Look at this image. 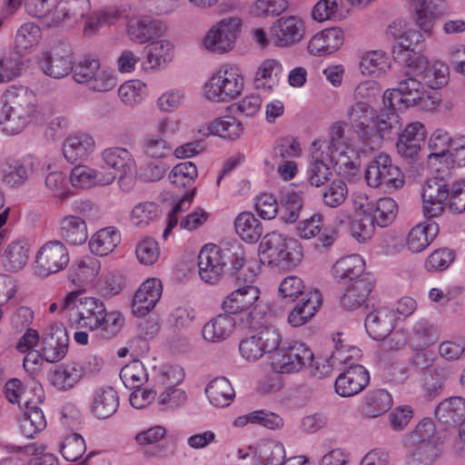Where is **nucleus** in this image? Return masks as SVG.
I'll return each instance as SVG.
<instances>
[{
    "instance_id": "nucleus-1",
    "label": "nucleus",
    "mask_w": 465,
    "mask_h": 465,
    "mask_svg": "<svg viewBox=\"0 0 465 465\" xmlns=\"http://www.w3.org/2000/svg\"><path fill=\"white\" fill-rule=\"evenodd\" d=\"M74 309L69 314V324L76 329L98 331L100 337L109 340L114 337L124 323L123 315L116 311L107 312L103 301L95 297L83 296L74 292Z\"/></svg>"
},
{
    "instance_id": "nucleus-2",
    "label": "nucleus",
    "mask_w": 465,
    "mask_h": 465,
    "mask_svg": "<svg viewBox=\"0 0 465 465\" xmlns=\"http://www.w3.org/2000/svg\"><path fill=\"white\" fill-rule=\"evenodd\" d=\"M328 150V155H324V153L320 150L312 153L308 176L311 184L317 187L329 181L331 175V168L327 163L328 158L340 172L354 171L360 163L357 151L345 142L344 129L340 124H334L331 128Z\"/></svg>"
},
{
    "instance_id": "nucleus-3",
    "label": "nucleus",
    "mask_w": 465,
    "mask_h": 465,
    "mask_svg": "<svg viewBox=\"0 0 465 465\" xmlns=\"http://www.w3.org/2000/svg\"><path fill=\"white\" fill-rule=\"evenodd\" d=\"M244 262V251L237 242L205 244L198 255L199 275L206 283L216 284L226 272L231 270V273H237Z\"/></svg>"
},
{
    "instance_id": "nucleus-4",
    "label": "nucleus",
    "mask_w": 465,
    "mask_h": 465,
    "mask_svg": "<svg viewBox=\"0 0 465 465\" xmlns=\"http://www.w3.org/2000/svg\"><path fill=\"white\" fill-rule=\"evenodd\" d=\"M1 104L5 120L4 130L11 134L20 133L41 116L36 94L23 86L8 88L1 98Z\"/></svg>"
},
{
    "instance_id": "nucleus-5",
    "label": "nucleus",
    "mask_w": 465,
    "mask_h": 465,
    "mask_svg": "<svg viewBox=\"0 0 465 465\" xmlns=\"http://www.w3.org/2000/svg\"><path fill=\"white\" fill-rule=\"evenodd\" d=\"M261 261L270 266L290 270L302 258L297 240L277 232L267 233L260 243Z\"/></svg>"
},
{
    "instance_id": "nucleus-6",
    "label": "nucleus",
    "mask_w": 465,
    "mask_h": 465,
    "mask_svg": "<svg viewBox=\"0 0 465 465\" xmlns=\"http://www.w3.org/2000/svg\"><path fill=\"white\" fill-rule=\"evenodd\" d=\"M272 367L282 373L298 372L310 367L311 373L318 378H322L330 371L331 366L323 363L320 367L319 361H314V354L304 343L294 342L286 348L278 350L272 358Z\"/></svg>"
},
{
    "instance_id": "nucleus-7",
    "label": "nucleus",
    "mask_w": 465,
    "mask_h": 465,
    "mask_svg": "<svg viewBox=\"0 0 465 465\" xmlns=\"http://www.w3.org/2000/svg\"><path fill=\"white\" fill-rule=\"evenodd\" d=\"M244 85L240 68L234 64H223L205 83L204 95L212 102L228 103L238 97Z\"/></svg>"
},
{
    "instance_id": "nucleus-8",
    "label": "nucleus",
    "mask_w": 465,
    "mask_h": 465,
    "mask_svg": "<svg viewBox=\"0 0 465 465\" xmlns=\"http://www.w3.org/2000/svg\"><path fill=\"white\" fill-rule=\"evenodd\" d=\"M364 176L367 184L372 188L384 187L386 191H392L404 184L401 170L385 153H380L369 163Z\"/></svg>"
},
{
    "instance_id": "nucleus-9",
    "label": "nucleus",
    "mask_w": 465,
    "mask_h": 465,
    "mask_svg": "<svg viewBox=\"0 0 465 465\" xmlns=\"http://www.w3.org/2000/svg\"><path fill=\"white\" fill-rule=\"evenodd\" d=\"M255 274L248 270L236 275V289L223 302L225 312L232 314L251 309L260 298V290L253 284Z\"/></svg>"
},
{
    "instance_id": "nucleus-10",
    "label": "nucleus",
    "mask_w": 465,
    "mask_h": 465,
    "mask_svg": "<svg viewBox=\"0 0 465 465\" xmlns=\"http://www.w3.org/2000/svg\"><path fill=\"white\" fill-rule=\"evenodd\" d=\"M242 21L238 17H226L215 23L203 39V46L215 54L231 51L240 35Z\"/></svg>"
},
{
    "instance_id": "nucleus-11",
    "label": "nucleus",
    "mask_w": 465,
    "mask_h": 465,
    "mask_svg": "<svg viewBox=\"0 0 465 465\" xmlns=\"http://www.w3.org/2000/svg\"><path fill=\"white\" fill-rule=\"evenodd\" d=\"M408 68L402 79L398 81V87L386 90L383 94V105L392 107L403 105L411 107L420 104L425 100V92L421 81Z\"/></svg>"
},
{
    "instance_id": "nucleus-12",
    "label": "nucleus",
    "mask_w": 465,
    "mask_h": 465,
    "mask_svg": "<svg viewBox=\"0 0 465 465\" xmlns=\"http://www.w3.org/2000/svg\"><path fill=\"white\" fill-rule=\"evenodd\" d=\"M70 262L68 249L62 241L53 240L42 245L35 254V271L47 277L65 269Z\"/></svg>"
},
{
    "instance_id": "nucleus-13",
    "label": "nucleus",
    "mask_w": 465,
    "mask_h": 465,
    "mask_svg": "<svg viewBox=\"0 0 465 465\" xmlns=\"http://www.w3.org/2000/svg\"><path fill=\"white\" fill-rule=\"evenodd\" d=\"M42 72L52 78L60 79L73 70L72 51L66 42H60L42 51L37 56Z\"/></svg>"
},
{
    "instance_id": "nucleus-14",
    "label": "nucleus",
    "mask_w": 465,
    "mask_h": 465,
    "mask_svg": "<svg viewBox=\"0 0 465 465\" xmlns=\"http://www.w3.org/2000/svg\"><path fill=\"white\" fill-rule=\"evenodd\" d=\"M372 118L373 109L366 101L354 102L346 112V120L368 150H375L380 146V136L376 135L374 128L368 124Z\"/></svg>"
},
{
    "instance_id": "nucleus-15",
    "label": "nucleus",
    "mask_w": 465,
    "mask_h": 465,
    "mask_svg": "<svg viewBox=\"0 0 465 465\" xmlns=\"http://www.w3.org/2000/svg\"><path fill=\"white\" fill-rule=\"evenodd\" d=\"M450 189L447 180L439 174L426 181L421 193L425 217L434 218L442 213Z\"/></svg>"
},
{
    "instance_id": "nucleus-16",
    "label": "nucleus",
    "mask_w": 465,
    "mask_h": 465,
    "mask_svg": "<svg viewBox=\"0 0 465 465\" xmlns=\"http://www.w3.org/2000/svg\"><path fill=\"white\" fill-rule=\"evenodd\" d=\"M303 21L296 15L282 16L270 28V40L278 47H289L298 44L304 36Z\"/></svg>"
},
{
    "instance_id": "nucleus-17",
    "label": "nucleus",
    "mask_w": 465,
    "mask_h": 465,
    "mask_svg": "<svg viewBox=\"0 0 465 465\" xmlns=\"http://www.w3.org/2000/svg\"><path fill=\"white\" fill-rule=\"evenodd\" d=\"M423 41L420 31L408 30L399 38V45L392 51L394 59L407 68H420L425 62V57L420 54Z\"/></svg>"
},
{
    "instance_id": "nucleus-18",
    "label": "nucleus",
    "mask_w": 465,
    "mask_h": 465,
    "mask_svg": "<svg viewBox=\"0 0 465 465\" xmlns=\"http://www.w3.org/2000/svg\"><path fill=\"white\" fill-rule=\"evenodd\" d=\"M69 337L62 323L48 326L42 338L43 357L47 362L54 363L63 360L68 351Z\"/></svg>"
},
{
    "instance_id": "nucleus-19",
    "label": "nucleus",
    "mask_w": 465,
    "mask_h": 465,
    "mask_svg": "<svg viewBox=\"0 0 465 465\" xmlns=\"http://www.w3.org/2000/svg\"><path fill=\"white\" fill-rule=\"evenodd\" d=\"M91 10L90 0H59L48 22V26H57L62 23L76 25L84 20Z\"/></svg>"
},
{
    "instance_id": "nucleus-20",
    "label": "nucleus",
    "mask_w": 465,
    "mask_h": 465,
    "mask_svg": "<svg viewBox=\"0 0 465 465\" xmlns=\"http://www.w3.org/2000/svg\"><path fill=\"white\" fill-rule=\"evenodd\" d=\"M370 382V373L360 364L351 365L341 373L334 383L335 391L341 397H352L361 392Z\"/></svg>"
},
{
    "instance_id": "nucleus-21",
    "label": "nucleus",
    "mask_w": 465,
    "mask_h": 465,
    "mask_svg": "<svg viewBox=\"0 0 465 465\" xmlns=\"http://www.w3.org/2000/svg\"><path fill=\"white\" fill-rule=\"evenodd\" d=\"M163 292V284L159 279L146 280L136 291L132 303L133 313L143 317L151 312L159 302Z\"/></svg>"
},
{
    "instance_id": "nucleus-22",
    "label": "nucleus",
    "mask_w": 465,
    "mask_h": 465,
    "mask_svg": "<svg viewBox=\"0 0 465 465\" xmlns=\"http://www.w3.org/2000/svg\"><path fill=\"white\" fill-rule=\"evenodd\" d=\"M426 134L425 126L421 123L408 124L402 133L399 134L396 143L398 153L404 158H415L425 144Z\"/></svg>"
},
{
    "instance_id": "nucleus-23",
    "label": "nucleus",
    "mask_w": 465,
    "mask_h": 465,
    "mask_svg": "<svg viewBox=\"0 0 465 465\" xmlns=\"http://www.w3.org/2000/svg\"><path fill=\"white\" fill-rule=\"evenodd\" d=\"M343 41V31L340 27L328 28L312 36L308 43V52L312 55H328L337 51Z\"/></svg>"
},
{
    "instance_id": "nucleus-24",
    "label": "nucleus",
    "mask_w": 465,
    "mask_h": 465,
    "mask_svg": "<svg viewBox=\"0 0 465 465\" xmlns=\"http://www.w3.org/2000/svg\"><path fill=\"white\" fill-rule=\"evenodd\" d=\"M34 168L35 163L29 158L8 160L1 166V180L9 187H20L29 180Z\"/></svg>"
},
{
    "instance_id": "nucleus-25",
    "label": "nucleus",
    "mask_w": 465,
    "mask_h": 465,
    "mask_svg": "<svg viewBox=\"0 0 465 465\" xmlns=\"http://www.w3.org/2000/svg\"><path fill=\"white\" fill-rule=\"evenodd\" d=\"M440 339L436 325L426 318L417 320L409 332V346L414 351H423Z\"/></svg>"
},
{
    "instance_id": "nucleus-26",
    "label": "nucleus",
    "mask_w": 465,
    "mask_h": 465,
    "mask_svg": "<svg viewBox=\"0 0 465 465\" xmlns=\"http://www.w3.org/2000/svg\"><path fill=\"white\" fill-rule=\"evenodd\" d=\"M84 374V369L77 361L60 364L48 373L50 383L59 391L72 389Z\"/></svg>"
},
{
    "instance_id": "nucleus-27",
    "label": "nucleus",
    "mask_w": 465,
    "mask_h": 465,
    "mask_svg": "<svg viewBox=\"0 0 465 465\" xmlns=\"http://www.w3.org/2000/svg\"><path fill=\"white\" fill-rule=\"evenodd\" d=\"M365 262L361 255L351 254L339 259L332 267L334 277L341 282H356L359 279L371 277L364 273Z\"/></svg>"
},
{
    "instance_id": "nucleus-28",
    "label": "nucleus",
    "mask_w": 465,
    "mask_h": 465,
    "mask_svg": "<svg viewBox=\"0 0 465 465\" xmlns=\"http://www.w3.org/2000/svg\"><path fill=\"white\" fill-rule=\"evenodd\" d=\"M435 417L447 426L462 424L465 421V399L450 397L443 400L435 409Z\"/></svg>"
},
{
    "instance_id": "nucleus-29",
    "label": "nucleus",
    "mask_w": 465,
    "mask_h": 465,
    "mask_svg": "<svg viewBox=\"0 0 465 465\" xmlns=\"http://www.w3.org/2000/svg\"><path fill=\"white\" fill-rule=\"evenodd\" d=\"M373 288L371 277L359 279L351 282L341 298V306L348 311H354L362 307Z\"/></svg>"
},
{
    "instance_id": "nucleus-30",
    "label": "nucleus",
    "mask_w": 465,
    "mask_h": 465,
    "mask_svg": "<svg viewBox=\"0 0 465 465\" xmlns=\"http://www.w3.org/2000/svg\"><path fill=\"white\" fill-rule=\"evenodd\" d=\"M415 75L421 77L424 84L431 89H440L447 85L450 80L449 67L441 62H435L430 64L425 62L420 68L410 67Z\"/></svg>"
},
{
    "instance_id": "nucleus-31",
    "label": "nucleus",
    "mask_w": 465,
    "mask_h": 465,
    "mask_svg": "<svg viewBox=\"0 0 465 465\" xmlns=\"http://www.w3.org/2000/svg\"><path fill=\"white\" fill-rule=\"evenodd\" d=\"M164 31L165 26L161 21L150 17L134 20L128 25V35L130 38L139 44L146 43L163 35Z\"/></svg>"
},
{
    "instance_id": "nucleus-32",
    "label": "nucleus",
    "mask_w": 465,
    "mask_h": 465,
    "mask_svg": "<svg viewBox=\"0 0 465 465\" xmlns=\"http://www.w3.org/2000/svg\"><path fill=\"white\" fill-rule=\"evenodd\" d=\"M322 304V295L317 290H313L302 296L300 302L289 315V322L294 326H302L310 320Z\"/></svg>"
},
{
    "instance_id": "nucleus-33",
    "label": "nucleus",
    "mask_w": 465,
    "mask_h": 465,
    "mask_svg": "<svg viewBox=\"0 0 465 465\" xmlns=\"http://www.w3.org/2000/svg\"><path fill=\"white\" fill-rule=\"evenodd\" d=\"M119 406V397L112 387L95 391L91 404L92 413L98 419H107L114 414Z\"/></svg>"
},
{
    "instance_id": "nucleus-34",
    "label": "nucleus",
    "mask_w": 465,
    "mask_h": 465,
    "mask_svg": "<svg viewBox=\"0 0 465 465\" xmlns=\"http://www.w3.org/2000/svg\"><path fill=\"white\" fill-rule=\"evenodd\" d=\"M59 235L70 245H81L88 239L84 220L79 216L68 215L60 223Z\"/></svg>"
},
{
    "instance_id": "nucleus-35",
    "label": "nucleus",
    "mask_w": 465,
    "mask_h": 465,
    "mask_svg": "<svg viewBox=\"0 0 465 465\" xmlns=\"http://www.w3.org/2000/svg\"><path fill=\"white\" fill-rule=\"evenodd\" d=\"M282 73V64L272 58L263 60L255 72L253 84L256 89L272 91Z\"/></svg>"
},
{
    "instance_id": "nucleus-36",
    "label": "nucleus",
    "mask_w": 465,
    "mask_h": 465,
    "mask_svg": "<svg viewBox=\"0 0 465 465\" xmlns=\"http://www.w3.org/2000/svg\"><path fill=\"white\" fill-rule=\"evenodd\" d=\"M94 150L95 142L88 134H79L67 138L63 149L65 159L72 163L87 158Z\"/></svg>"
},
{
    "instance_id": "nucleus-37",
    "label": "nucleus",
    "mask_w": 465,
    "mask_h": 465,
    "mask_svg": "<svg viewBox=\"0 0 465 465\" xmlns=\"http://www.w3.org/2000/svg\"><path fill=\"white\" fill-rule=\"evenodd\" d=\"M235 327V320L231 313L219 314L203 328V337L212 342H220L227 339Z\"/></svg>"
},
{
    "instance_id": "nucleus-38",
    "label": "nucleus",
    "mask_w": 465,
    "mask_h": 465,
    "mask_svg": "<svg viewBox=\"0 0 465 465\" xmlns=\"http://www.w3.org/2000/svg\"><path fill=\"white\" fill-rule=\"evenodd\" d=\"M393 315L385 311H376L365 318V329L371 338L376 341L384 340L393 330Z\"/></svg>"
},
{
    "instance_id": "nucleus-39",
    "label": "nucleus",
    "mask_w": 465,
    "mask_h": 465,
    "mask_svg": "<svg viewBox=\"0 0 465 465\" xmlns=\"http://www.w3.org/2000/svg\"><path fill=\"white\" fill-rule=\"evenodd\" d=\"M438 232L437 224L430 223L427 224L419 223L408 233L407 247L413 253L424 251L434 240Z\"/></svg>"
},
{
    "instance_id": "nucleus-40",
    "label": "nucleus",
    "mask_w": 465,
    "mask_h": 465,
    "mask_svg": "<svg viewBox=\"0 0 465 465\" xmlns=\"http://www.w3.org/2000/svg\"><path fill=\"white\" fill-rule=\"evenodd\" d=\"M121 236L113 227H106L95 232L89 241V248L98 256H105L112 252L119 244Z\"/></svg>"
},
{
    "instance_id": "nucleus-41",
    "label": "nucleus",
    "mask_w": 465,
    "mask_h": 465,
    "mask_svg": "<svg viewBox=\"0 0 465 465\" xmlns=\"http://www.w3.org/2000/svg\"><path fill=\"white\" fill-rule=\"evenodd\" d=\"M398 106H385L381 109L376 116L374 134L380 136V144L384 137L392 134H400L402 123L400 115L397 114L396 109Z\"/></svg>"
},
{
    "instance_id": "nucleus-42",
    "label": "nucleus",
    "mask_w": 465,
    "mask_h": 465,
    "mask_svg": "<svg viewBox=\"0 0 465 465\" xmlns=\"http://www.w3.org/2000/svg\"><path fill=\"white\" fill-rule=\"evenodd\" d=\"M237 234L247 242H256L263 232L262 224L253 213L242 212L234 220Z\"/></svg>"
},
{
    "instance_id": "nucleus-43",
    "label": "nucleus",
    "mask_w": 465,
    "mask_h": 465,
    "mask_svg": "<svg viewBox=\"0 0 465 465\" xmlns=\"http://www.w3.org/2000/svg\"><path fill=\"white\" fill-rule=\"evenodd\" d=\"M442 450L437 442L418 443L406 456V465H433L440 457Z\"/></svg>"
},
{
    "instance_id": "nucleus-44",
    "label": "nucleus",
    "mask_w": 465,
    "mask_h": 465,
    "mask_svg": "<svg viewBox=\"0 0 465 465\" xmlns=\"http://www.w3.org/2000/svg\"><path fill=\"white\" fill-rule=\"evenodd\" d=\"M205 393L210 402L219 408L230 405L235 396L232 384L224 377L213 380L207 385Z\"/></svg>"
},
{
    "instance_id": "nucleus-45",
    "label": "nucleus",
    "mask_w": 465,
    "mask_h": 465,
    "mask_svg": "<svg viewBox=\"0 0 465 465\" xmlns=\"http://www.w3.org/2000/svg\"><path fill=\"white\" fill-rule=\"evenodd\" d=\"M390 58L381 50H373L362 54L360 69L362 74L372 77H380L390 68Z\"/></svg>"
},
{
    "instance_id": "nucleus-46",
    "label": "nucleus",
    "mask_w": 465,
    "mask_h": 465,
    "mask_svg": "<svg viewBox=\"0 0 465 465\" xmlns=\"http://www.w3.org/2000/svg\"><path fill=\"white\" fill-rule=\"evenodd\" d=\"M104 163L114 170L115 173H132L134 168V160L132 154L124 148L111 147L102 153Z\"/></svg>"
},
{
    "instance_id": "nucleus-47",
    "label": "nucleus",
    "mask_w": 465,
    "mask_h": 465,
    "mask_svg": "<svg viewBox=\"0 0 465 465\" xmlns=\"http://www.w3.org/2000/svg\"><path fill=\"white\" fill-rule=\"evenodd\" d=\"M348 0H319L312 8V17L318 22L341 19L347 12Z\"/></svg>"
},
{
    "instance_id": "nucleus-48",
    "label": "nucleus",
    "mask_w": 465,
    "mask_h": 465,
    "mask_svg": "<svg viewBox=\"0 0 465 465\" xmlns=\"http://www.w3.org/2000/svg\"><path fill=\"white\" fill-rule=\"evenodd\" d=\"M29 244L24 240L12 242L5 251V266L9 272H18L27 263Z\"/></svg>"
},
{
    "instance_id": "nucleus-49",
    "label": "nucleus",
    "mask_w": 465,
    "mask_h": 465,
    "mask_svg": "<svg viewBox=\"0 0 465 465\" xmlns=\"http://www.w3.org/2000/svg\"><path fill=\"white\" fill-rule=\"evenodd\" d=\"M391 404L392 397L387 391H371L365 397L364 414L369 418H377L389 411Z\"/></svg>"
},
{
    "instance_id": "nucleus-50",
    "label": "nucleus",
    "mask_w": 465,
    "mask_h": 465,
    "mask_svg": "<svg viewBox=\"0 0 465 465\" xmlns=\"http://www.w3.org/2000/svg\"><path fill=\"white\" fill-rule=\"evenodd\" d=\"M243 132L241 121L232 116L215 119L208 125V134L218 135L224 139L235 140Z\"/></svg>"
},
{
    "instance_id": "nucleus-51",
    "label": "nucleus",
    "mask_w": 465,
    "mask_h": 465,
    "mask_svg": "<svg viewBox=\"0 0 465 465\" xmlns=\"http://www.w3.org/2000/svg\"><path fill=\"white\" fill-rule=\"evenodd\" d=\"M173 45L169 41L160 40L151 43L145 47V68L155 69L171 60Z\"/></svg>"
},
{
    "instance_id": "nucleus-52",
    "label": "nucleus",
    "mask_w": 465,
    "mask_h": 465,
    "mask_svg": "<svg viewBox=\"0 0 465 465\" xmlns=\"http://www.w3.org/2000/svg\"><path fill=\"white\" fill-rule=\"evenodd\" d=\"M256 454L261 465H280L285 458V450L281 442L266 440L258 445Z\"/></svg>"
},
{
    "instance_id": "nucleus-53",
    "label": "nucleus",
    "mask_w": 465,
    "mask_h": 465,
    "mask_svg": "<svg viewBox=\"0 0 465 465\" xmlns=\"http://www.w3.org/2000/svg\"><path fill=\"white\" fill-rule=\"evenodd\" d=\"M302 205L300 194L293 191H286L282 194L279 209L281 219L287 223H295L300 217Z\"/></svg>"
},
{
    "instance_id": "nucleus-54",
    "label": "nucleus",
    "mask_w": 465,
    "mask_h": 465,
    "mask_svg": "<svg viewBox=\"0 0 465 465\" xmlns=\"http://www.w3.org/2000/svg\"><path fill=\"white\" fill-rule=\"evenodd\" d=\"M419 27L427 34H431L436 17L435 5L432 0H411Z\"/></svg>"
},
{
    "instance_id": "nucleus-55",
    "label": "nucleus",
    "mask_w": 465,
    "mask_h": 465,
    "mask_svg": "<svg viewBox=\"0 0 465 465\" xmlns=\"http://www.w3.org/2000/svg\"><path fill=\"white\" fill-rule=\"evenodd\" d=\"M120 378L126 388L140 389L147 381L148 374L142 361H134L121 370Z\"/></svg>"
},
{
    "instance_id": "nucleus-56",
    "label": "nucleus",
    "mask_w": 465,
    "mask_h": 465,
    "mask_svg": "<svg viewBox=\"0 0 465 465\" xmlns=\"http://www.w3.org/2000/svg\"><path fill=\"white\" fill-rule=\"evenodd\" d=\"M397 212V203L391 197H382L374 203L371 216L377 225L386 227L394 221Z\"/></svg>"
},
{
    "instance_id": "nucleus-57",
    "label": "nucleus",
    "mask_w": 465,
    "mask_h": 465,
    "mask_svg": "<svg viewBox=\"0 0 465 465\" xmlns=\"http://www.w3.org/2000/svg\"><path fill=\"white\" fill-rule=\"evenodd\" d=\"M74 276L69 278L74 283H89L97 276L100 270L99 261L94 257L78 260L74 265Z\"/></svg>"
},
{
    "instance_id": "nucleus-58",
    "label": "nucleus",
    "mask_w": 465,
    "mask_h": 465,
    "mask_svg": "<svg viewBox=\"0 0 465 465\" xmlns=\"http://www.w3.org/2000/svg\"><path fill=\"white\" fill-rule=\"evenodd\" d=\"M198 175L196 165L192 162L176 164L169 173V180L176 187L191 186Z\"/></svg>"
},
{
    "instance_id": "nucleus-59",
    "label": "nucleus",
    "mask_w": 465,
    "mask_h": 465,
    "mask_svg": "<svg viewBox=\"0 0 465 465\" xmlns=\"http://www.w3.org/2000/svg\"><path fill=\"white\" fill-rule=\"evenodd\" d=\"M40 38V27L34 23H25L17 30L15 41V47L19 52H25L37 45Z\"/></svg>"
},
{
    "instance_id": "nucleus-60",
    "label": "nucleus",
    "mask_w": 465,
    "mask_h": 465,
    "mask_svg": "<svg viewBox=\"0 0 465 465\" xmlns=\"http://www.w3.org/2000/svg\"><path fill=\"white\" fill-rule=\"evenodd\" d=\"M348 196V186L341 180H334L322 193L323 203L330 208L341 206Z\"/></svg>"
},
{
    "instance_id": "nucleus-61",
    "label": "nucleus",
    "mask_w": 465,
    "mask_h": 465,
    "mask_svg": "<svg viewBox=\"0 0 465 465\" xmlns=\"http://www.w3.org/2000/svg\"><path fill=\"white\" fill-rule=\"evenodd\" d=\"M45 184L49 193L62 201L67 199L70 194L67 176L61 171L50 172L45 176Z\"/></svg>"
},
{
    "instance_id": "nucleus-62",
    "label": "nucleus",
    "mask_w": 465,
    "mask_h": 465,
    "mask_svg": "<svg viewBox=\"0 0 465 465\" xmlns=\"http://www.w3.org/2000/svg\"><path fill=\"white\" fill-rule=\"evenodd\" d=\"M117 84V78L113 70L103 66L101 64L98 65V70L95 71L94 75L88 82V87L95 92H108L114 89Z\"/></svg>"
},
{
    "instance_id": "nucleus-63",
    "label": "nucleus",
    "mask_w": 465,
    "mask_h": 465,
    "mask_svg": "<svg viewBox=\"0 0 465 465\" xmlns=\"http://www.w3.org/2000/svg\"><path fill=\"white\" fill-rule=\"evenodd\" d=\"M99 64L100 61L93 55L83 57L73 65L72 72L74 81L79 84H87L94 75L95 71L98 70Z\"/></svg>"
},
{
    "instance_id": "nucleus-64",
    "label": "nucleus",
    "mask_w": 465,
    "mask_h": 465,
    "mask_svg": "<svg viewBox=\"0 0 465 465\" xmlns=\"http://www.w3.org/2000/svg\"><path fill=\"white\" fill-rule=\"evenodd\" d=\"M85 450V441L78 433L67 436L60 447L61 454L68 461L77 460L84 454Z\"/></svg>"
}]
</instances>
